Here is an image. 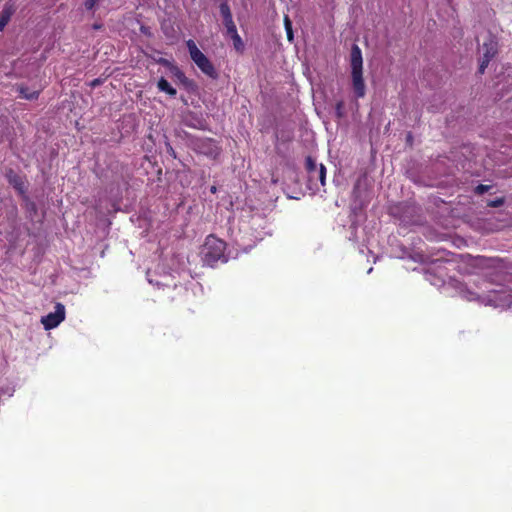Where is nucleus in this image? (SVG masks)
I'll list each match as a JSON object with an SVG mask.
<instances>
[{"mask_svg":"<svg viewBox=\"0 0 512 512\" xmlns=\"http://www.w3.org/2000/svg\"><path fill=\"white\" fill-rule=\"evenodd\" d=\"M350 67L354 94L356 98H363L366 94V85L363 78V57L357 44H353L351 47Z\"/></svg>","mask_w":512,"mask_h":512,"instance_id":"f257e3e1","label":"nucleus"},{"mask_svg":"<svg viewBox=\"0 0 512 512\" xmlns=\"http://www.w3.org/2000/svg\"><path fill=\"white\" fill-rule=\"evenodd\" d=\"M225 249L226 243L223 240L214 235H209L201 250L203 262L210 267H214L219 261L222 263L227 262Z\"/></svg>","mask_w":512,"mask_h":512,"instance_id":"f03ea898","label":"nucleus"},{"mask_svg":"<svg viewBox=\"0 0 512 512\" xmlns=\"http://www.w3.org/2000/svg\"><path fill=\"white\" fill-rule=\"evenodd\" d=\"M190 57L192 61L197 65V67L207 76L212 79H216L218 77V73L212 64V62L204 55L196 43L193 40H188L186 42Z\"/></svg>","mask_w":512,"mask_h":512,"instance_id":"7ed1b4c3","label":"nucleus"},{"mask_svg":"<svg viewBox=\"0 0 512 512\" xmlns=\"http://www.w3.org/2000/svg\"><path fill=\"white\" fill-rule=\"evenodd\" d=\"M483 56L481 57L478 73L484 74L485 69L488 67L490 61L497 55L498 53V42L496 38L492 35H489L488 39L482 45Z\"/></svg>","mask_w":512,"mask_h":512,"instance_id":"20e7f679","label":"nucleus"},{"mask_svg":"<svg viewBox=\"0 0 512 512\" xmlns=\"http://www.w3.org/2000/svg\"><path fill=\"white\" fill-rule=\"evenodd\" d=\"M306 170L308 173V181L316 185L320 182L321 186L326 183V167L323 164L317 165L316 161L311 157H306Z\"/></svg>","mask_w":512,"mask_h":512,"instance_id":"39448f33","label":"nucleus"},{"mask_svg":"<svg viewBox=\"0 0 512 512\" xmlns=\"http://www.w3.org/2000/svg\"><path fill=\"white\" fill-rule=\"evenodd\" d=\"M65 319V306L62 303L55 305V311L43 316L41 323L46 330L56 328Z\"/></svg>","mask_w":512,"mask_h":512,"instance_id":"423d86ee","label":"nucleus"},{"mask_svg":"<svg viewBox=\"0 0 512 512\" xmlns=\"http://www.w3.org/2000/svg\"><path fill=\"white\" fill-rule=\"evenodd\" d=\"M195 146L198 153L212 158H216L221 152L217 142L211 138L200 139L195 143Z\"/></svg>","mask_w":512,"mask_h":512,"instance_id":"0eeeda50","label":"nucleus"},{"mask_svg":"<svg viewBox=\"0 0 512 512\" xmlns=\"http://www.w3.org/2000/svg\"><path fill=\"white\" fill-rule=\"evenodd\" d=\"M8 183L17 191L21 196H25L27 192V185L25 178L17 174L13 169H8L5 173Z\"/></svg>","mask_w":512,"mask_h":512,"instance_id":"6e6552de","label":"nucleus"},{"mask_svg":"<svg viewBox=\"0 0 512 512\" xmlns=\"http://www.w3.org/2000/svg\"><path fill=\"white\" fill-rule=\"evenodd\" d=\"M15 13V7L12 4H5L0 12V31H3L7 26L11 17Z\"/></svg>","mask_w":512,"mask_h":512,"instance_id":"1a4fd4ad","label":"nucleus"},{"mask_svg":"<svg viewBox=\"0 0 512 512\" xmlns=\"http://www.w3.org/2000/svg\"><path fill=\"white\" fill-rule=\"evenodd\" d=\"M220 14L223 18V24L225 28L234 26L235 23L233 21L232 13L227 1H223L219 6Z\"/></svg>","mask_w":512,"mask_h":512,"instance_id":"9d476101","label":"nucleus"},{"mask_svg":"<svg viewBox=\"0 0 512 512\" xmlns=\"http://www.w3.org/2000/svg\"><path fill=\"white\" fill-rule=\"evenodd\" d=\"M157 88L159 89V91L165 92L166 94H168L171 97H175L177 94V90L175 88H173L164 77H161L158 80Z\"/></svg>","mask_w":512,"mask_h":512,"instance_id":"9b49d317","label":"nucleus"},{"mask_svg":"<svg viewBox=\"0 0 512 512\" xmlns=\"http://www.w3.org/2000/svg\"><path fill=\"white\" fill-rule=\"evenodd\" d=\"M17 90L21 94V97L26 100H36L40 95V91H30L25 85H19Z\"/></svg>","mask_w":512,"mask_h":512,"instance_id":"f8f14e48","label":"nucleus"},{"mask_svg":"<svg viewBox=\"0 0 512 512\" xmlns=\"http://www.w3.org/2000/svg\"><path fill=\"white\" fill-rule=\"evenodd\" d=\"M284 26L287 34V39L289 42L293 41V29H292V21L290 20L288 15L284 16Z\"/></svg>","mask_w":512,"mask_h":512,"instance_id":"ddd939ff","label":"nucleus"},{"mask_svg":"<svg viewBox=\"0 0 512 512\" xmlns=\"http://www.w3.org/2000/svg\"><path fill=\"white\" fill-rule=\"evenodd\" d=\"M345 104H344V101L343 100H339L336 102L335 104V116L338 118V119H342L343 117H345Z\"/></svg>","mask_w":512,"mask_h":512,"instance_id":"4468645a","label":"nucleus"},{"mask_svg":"<svg viewBox=\"0 0 512 512\" xmlns=\"http://www.w3.org/2000/svg\"><path fill=\"white\" fill-rule=\"evenodd\" d=\"M232 41H233V46L235 48V50L239 53H243L244 51V42L242 41V38L240 37V35H234V37L232 38Z\"/></svg>","mask_w":512,"mask_h":512,"instance_id":"2eb2a0df","label":"nucleus"},{"mask_svg":"<svg viewBox=\"0 0 512 512\" xmlns=\"http://www.w3.org/2000/svg\"><path fill=\"white\" fill-rule=\"evenodd\" d=\"M170 72L177 78L179 79L180 81L184 82L187 80L185 74L183 71H181V69L178 67V66H174V67H171V70Z\"/></svg>","mask_w":512,"mask_h":512,"instance_id":"dca6fc26","label":"nucleus"},{"mask_svg":"<svg viewBox=\"0 0 512 512\" xmlns=\"http://www.w3.org/2000/svg\"><path fill=\"white\" fill-rule=\"evenodd\" d=\"M490 189V186L489 185H484V184H479L476 188H475V192L479 195H482L486 192H488Z\"/></svg>","mask_w":512,"mask_h":512,"instance_id":"f3484780","label":"nucleus"},{"mask_svg":"<svg viewBox=\"0 0 512 512\" xmlns=\"http://www.w3.org/2000/svg\"><path fill=\"white\" fill-rule=\"evenodd\" d=\"M157 63L167 67L169 70H171V67L175 66V64H173L171 61H169L168 59H165V58H159L157 60Z\"/></svg>","mask_w":512,"mask_h":512,"instance_id":"a211bd4d","label":"nucleus"},{"mask_svg":"<svg viewBox=\"0 0 512 512\" xmlns=\"http://www.w3.org/2000/svg\"><path fill=\"white\" fill-rule=\"evenodd\" d=\"M100 0H85L84 6L87 10H92Z\"/></svg>","mask_w":512,"mask_h":512,"instance_id":"6ab92c4d","label":"nucleus"},{"mask_svg":"<svg viewBox=\"0 0 512 512\" xmlns=\"http://www.w3.org/2000/svg\"><path fill=\"white\" fill-rule=\"evenodd\" d=\"M227 35L232 39L234 35H238L236 25L226 28Z\"/></svg>","mask_w":512,"mask_h":512,"instance_id":"aec40b11","label":"nucleus"},{"mask_svg":"<svg viewBox=\"0 0 512 512\" xmlns=\"http://www.w3.org/2000/svg\"><path fill=\"white\" fill-rule=\"evenodd\" d=\"M503 204V199H497L490 203L491 207H499Z\"/></svg>","mask_w":512,"mask_h":512,"instance_id":"412c9836","label":"nucleus"},{"mask_svg":"<svg viewBox=\"0 0 512 512\" xmlns=\"http://www.w3.org/2000/svg\"><path fill=\"white\" fill-rule=\"evenodd\" d=\"M101 83H102L101 79L97 78V79H94V80L90 83V85H91V87H96V86L100 85Z\"/></svg>","mask_w":512,"mask_h":512,"instance_id":"4be33fe9","label":"nucleus"},{"mask_svg":"<svg viewBox=\"0 0 512 512\" xmlns=\"http://www.w3.org/2000/svg\"><path fill=\"white\" fill-rule=\"evenodd\" d=\"M210 191H211L212 193H215V192L217 191L216 186H212V187L210 188Z\"/></svg>","mask_w":512,"mask_h":512,"instance_id":"5701e85b","label":"nucleus"},{"mask_svg":"<svg viewBox=\"0 0 512 512\" xmlns=\"http://www.w3.org/2000/svg\"><path fill=\"white\" fill-rule=\"evenodd\" d=\"M471 296H473V293H470ZM469 300L474 299L473 297H468Z\"/></svg>","mask_w":512,"mask_h":512,"instance_id":"b1692460","label":"nucleus"}]
</instances>
